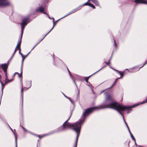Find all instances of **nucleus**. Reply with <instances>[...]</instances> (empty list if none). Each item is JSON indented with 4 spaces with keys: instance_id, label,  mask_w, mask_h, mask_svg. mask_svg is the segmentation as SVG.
<instances>
[{
    "instance_id": "obj_18",
    "label": "nucleus",
    "mask_w": 147,
    "mask_h": 147,
    "mask_svg": "<svg viewBox=\"0 0 147 147\" xmlns=\"http://www.w3.org/2000/svg\"><path fill=\"white\" fill-rule=\"evenodd\" d=\"M20 53L21 54V55H22V61H24V59H25V58H26V57H24L22 53Z\"/></svg>"
},
{
    "instance_id": "obj_20",
    "label": "nucleus",
    "mask_w": 147,
    "mask_h": 147,
    "mask_svg": "<svg viewBox=\"0 0 147 147\" xmlns=\"http://www.w3.org/2000/svg\"><path fill=\"white\" fill-rule=\"evenodd\" d=\"M21 43V41L20 40H18L17 45H20Z\"/></svg>"
},
{
    "instance_id": "obj_21",
    "label": "nucleus",
    "mask_w": 147,
    "mask_h": 147,
    "mask_svg": "<svg viewBox=\"0 0 147 147\" xmlns=\"http://www.w3.org/2000/svg\"><path fill=\"white\" fill-rule=\"evenodd\" d=\"M0 83H1V84L2 86V89H3V83L2 82L1 80H0Z\"/></svg>"
},
{
    "instance_id": "obj_9",
    "label": "nucleus",
    "mask_w": 147,
    "mask_h": 147,
    "mask_svg": "<svg viewBox=\"0 0 147 147\" xmlns=\"http://www.w3.org/2000/svg\"><path fill=\"white\" fill-rule=\"evenodd\" d=\"M39 11L40 12H42L44 14H46L45 12L44 11V8L42 7H40L36 10V11Z\"/></svg>"
},
{
    "instance_id": "obj_32",
    "label": "nucleus",
    "mask_w": 147,
    "mask_h": 147,
    "mask_svg": "<svg viewBox=\"0 0 147 147\" xmlns=\"http://www.w3.org/2000/svg\"><path fill=\"white\" fill-rule=\"evenodd\" d=\"M1 76L0 75V79H1Z\"/></svg>"
},
{
    "instance_id": "obj_25",
    "label": "nucleus",
    "mask_w": 147,
    "mask_h": 147,
    "mask_svg": "<svg viewBox=\"0 0 147 147\" xmlns=\"http://www.w3.org/2000/svg\"><path fill=\"white\" fill-rule=\"evenodd\" d=\"M119 73L120 74V75L121 76H123V73L119 72Z\"/></svg>"
},
{
    "instance_id": "obj_27",
    "label": "nucleus",
    "mask_w": 147,
    "mask_h": 147,
    "mask_svg": "<svg viewBox=\"0 0 147 147\" xmlns=\"http://www.w3.org/2000/svg\"><path fill=\"white\" fill-rule=\"evenodd\" d=\"M147 63V60L146 61L145 65Z\"/></svg>"
},
{
    "instance_id": "obj_2",
    "label": "nucleus",
    "mask_w": 147,
    "mask_h": 147,
    "mask_svg": "<svg viewBox=\"0 0 147 147\" xmlns=\"http://www.w3.org/2000/svg\"><path fill=\"white\" fill-rule=\"evenodd\" d=\"M83 122V121L82 120H80V121L77 122L76 124H75L76 127L73 128V130L76 131L77 133V137L75 143V147H77L78 138L79 136L81 128V125Z\"/></svg>"
},
{
    "instance_id": "obj_34",
    "label": "nucleus",
    "mask_w": 147,
    "mask_h": 147,
    "mask_svg": "<svg viewBox=\"0 0 147 147\" xmlns=\"http://www.w3.org/2000/svg\"><path fill=\"white\" fill-rule=\"evenodd\" d=\"M74 147H75V144L74 145Z\"/></svg>"
},
{
    "instance_id": "obj_3",
    "label": "nucleus",
    "mask_w": 147,
    "mask_h": 147,
    "mask_svg": "<svg viewBox=\"0 0 147 147\" xmlns=\"http://www.w3.org/2000/svg\"><path fill=\"white\" fill-rule=\"evenodd\" d=\"M68 120L66 121L62 125V130H64L67 129L68 128H71L73 129L74 127H76L75 124H75H71L67 121Z\"/></svg>"
},
{
    "instance_id": "obj_5",
    "label": "nucleus",
    "mask_w": 147,
    "mask_h": 147,
    "mask_svg": "<svg viewBox=\"0 0 147 147\" xmlns=\"http://www.w3.org/2000/svg\"><path fill=\"white\" fill-rule=\"evenodd\" d=\"M9 5V3L6 0H0V6L5 7Z\"/></svg>"
},
{
    "instance_id": "obj_31",
    "label": "nucleus",
    "mask_w": 147,
    "mask_h": 147,
    "mask_svg": "<svg viewBox=\"0 0 147 147\" xmlns=\"http://www.w3.org/2000/svg\"><path fill=\"white\" fill-rule=\"evenodd\" d=\"M114 42H115V45H116V43H115V41H114Z\"/></svg>"
},
{
    "instance_id": "obj_6",
    "label": "nucleus",
    "mask_w": 147,
    "mask_h": 147,
    "mask_svg": "<svg viewBox=\"0 0 147 147\" xmlns=\"http://www.w3.org/2000/svg\"><path fill=\"white\" fill-rule=\"evenodd\" d=\"M135 2L137 3H143L147 4V1L145 0H134Z\"/></svg>"
},
{
    "instance_id": "obj_22",
    "label": "nucleus",
    "mask_w": 147,
    "mask_h": 147,
    "mask_svg": "<svg viewBox=\"0 0 147 147\" xmlns=\"http://www.w3.org/2000/svg\"><path fill=\"white\" fill-rule=\"evenodd\" d=\"M130 134H131V137L133 139H134V136H133V135L131 133V132H130Z\"/></svg>"
},
{
    "instance_id": "obj_13",
    "label": "nucleus",
    "mask_w": 147,
    "mask_h": 147,
    "mask_svg": "<svg viewBox=\"0 0 147 147\" xmlns=\"http://www.w3.org/2000/svg\"><path fill=\"white\" fill-rule=\"evenodd\" d=\"M20 47V45H17L16 47V49H18L19 50L20 53V51H21Z\"/></svg>"
},
{
    "instance_id": "obj_14",
    "label": "nucleus",
    "mask_w": 147,
    "mask_h": 147,
    "mask_svg": "<svg viewBox=\"0 0 147 147\" xmlns=\"http://www.w3.org/2000/svg\"><path fill=\"white\" fill-rule=\"evenodd\" d=\"M89 5V6L92 7L93 9L95 8V6L92 3H90Z\"/></svg>"
},
{
    "instance_id": "obj_8",
    "label": "nucleus",
    "mask_w": 147,
    "mask_h": 147,
    "mask_svg": "<svg viewBox=\"0 0 147 147\" xmlns=\"http://www.w3.org/2000/svg\"><path fill=\"white\" fill-rule=\"evenodd\" d=\"M28 20V18L24 19L21 24H22V25H25L27 23Z\"/></svg>"
},
{
    "instance_id": "obj_10",
    "label": "nucleus",
    "mask_w": 147,
    "mask_h": 147,
    "mask_svg": "<svg viewBox=\"0 0 147 147\" xmlns=\"http://www.w3.org/2000/svg\"><path fill=\"white\" fill-rule=\"evenodd\" d=\"M112 98V97L111 96L109 95H107L105 100V102H107L109 100H111Z\"/></svg>"
},
{
    "instance_id": "obj_23",
    "label": "nucleus",
    "mask_w": 147,
    "mask_h": 147,
    "mask_svg": "<svg viewBox=\"0 0 147 147\" xmlns=\"http://www.w3.org/2000/svg\"><path fill=\"white\" fill-rule=\"evenodd\" d=\"M38 44V43L37 44H36L35 46L33 47V48H32V50H33L35 47L37 45V44Z\"/></svg>"
},
{
    "instance_id": "obj_7",
    "label": "nucleus",
    "mask_w": 147,
    "mask_h": 147,
    "mask_svg": "<svg viewBox=\"0 0 147 147\" xmlns=\"http://www.w3.org/2000/svg\"><path fill=\"white\" fill-rule=\"evenodd\" d=\"M7 66L8 65L6 64H2L1 65L2 68L5 72L6 71Z\"/></svg>"
},
{
    "instance_id": "obj_17",
    "label": "nucleus",
    "mask_w": 147,
    "mask_h": 147,
    "mask_svg": "<svg viewBox=\"0 0 147 147\" xmlns=\"http://www.w3.org/2000/svg\"><path fill=\"white\" fill-rule=\"evenodd\" d=\"M119 78H118L117 79H116L115 81L114 82V83L112 85V86H111V88H112L114 85L115 84V83H116V82L117 81L118 79Z\"/></svg>"
},
{
    "instance_id": "obj_16",
    "label": "nucleus",
    "mask_w": 147,
    "mask_h": 147,
    "mask_svg": "<svg viewBox=\"0 0 147 147\" xmlns=\"http://www.w3.org/2000/svg\"><path fill=\"white\" fill-rule=\"evenodd\" d=\"M89 0H88V1L86 2V3H84V4L83 5H88L89 6V3L90 2H89L88 1Z\"/></svg>"
},
{
    "instance_id": "obj_33",
    "label": "nucleus",
    "mask_w": 147,
    "mask_h": 147,
    "mask_svg": "<svg viewBox=\"0 0 147 147\" xmlns=\"http://www.w3.org/2000/svg\"><path fill=\"white\" fill-rule=\"evenodd\" d=\"M68 71H69V73H70V71L69 70H68Z\"/></svg>"
},
{
    "instance_id": "obj_28",
    "label": "nucleus",
    "mask_w": 147,
    "mask_h": 147,
    "mask_svg": "<svg viewBox=\"0 0 147 147\" xmlns=\"http://www.w3.org/2000/svg\"><path fill=\"white\" fill-rule=\"evenodd\" d=\"M86 82H87L88 80V79L87 78V79H86Z\"/></svg>"
},
{
    "instance_id": "obj_19",
    "label": "nucleus",
    "mask_w": 147,
    "mask_h": 147,
    "mask_svg": "<svg viewBox=\"0 0 147 147\" xmlns=\"http://www.w3.org/2000/svg\"><path fill=\"white\" fill-rule=\"evenodd\" d=\"M16 144V147H17V138L16 137L15 139Z\"/></svg>"
},
{
    "instance_id": "obj_4",
    "label": "nucleus",
    "mask_w": 147,
    "mask_h": 147,
    "mask_svg": "<svg viewBox=\"0 0 147 147\" xmlns=\"http://www.w3.org/2000/svg\"><path fill=\"white\" fill-rule=\"evenodd\" d=\"M96 109H98L97 107H92L87 109L83 114V116L85 117L91 113L92 111Z\"/></svg>"
},
{
    "instance_id": "obj_1",
    "label": "nucleus",
    "mask_w": 147,
    "mask_h": 147,
    "mask_svg": "<svg viewBox=\"0 0 147 147\" xmlns=\"http://www.w3.org/2000/svg\"><path fill=\"white\" fill-rule=\"evenodd\" d=\"M105 106H108L105 108H111L116 110L121 115V111H122L126 109H128L129 107L128 106H123L120 104H117L116 102H112L109 105L107 104Z\"/></svg>"
},
{
    "instance_id": "obj_15",
    "label": "nucleus",
    "mask_w": 147,
    "mask_h": 147,
    "mask_svg": "<svg viewBox=\"0 0 147 147\" xmlns=\"http://www.w3.org/2000/svg\"><path fill=\"white\" fill-rule=\"evenodd\" d=\"M21 26H22V34L23 31V30L24 28V26L25 25H22V24H21Z\"/></svg>"
},
{
    "instance_id": "obj_12",
    "label": "nucleus",
    "mask_w": 147,
    "mask_h": 147,
    "mask_svg": "<svg viewBox=\"0 0 147 147\" xmlns=\"http://www.w3.org/2000/svg\"><path fill=\"white\" fill-rule=\"evenodd\" d=\"M77 9H75L74 10H72V11H71L70 13H68V14L66 15V16H68V15H69L72 13H75V12H76L77 11Z\"/></svg>"
},
{
    "instance_id": "obj_29",
    "label": "nucleus",
    "mask_w": 147,
    "mask_h": 147,
    "mask_svg": "<svg viewBox=\"0 0 147 147\" xmlns=\"http://www.w3.org/2000/svg\"><path fill=\"white\" fill-rule=\"evenodd\" d=\"M22 128L23 129L25 130V131H26V130L23 127H22Z\"/></svg>"
},
{
    "instance_id": "obj_30",
    "label": "nucleus",
    "mask_w": 147,
    "mask_h": 147,
    "mask_svg": "<svg viewBox=\"0 0 147 147\" xmlns=\"http://www.w3.org/2000/svg\"><path fill=\"white\" fill-rule=\"evenodd\" d=\"M23 89L22 88V89H21V92H22V91H23Z\"/></svg>"
},
{
    "instance_id": "obj_24",
    "label": "nucleus",
    "mask_w": 147,
    "mask_h": 147,
    "mask_svg": "<svg viewBox=\"0 0 147 147\" xmlns=\"http://www.w3.org/2000/svg\"><path fill=\"white\" fill-rule=\"evenodd\" d=\"M11 80H10L9 81V82H6L5 83V84H7V83H8V82H11Z\"/></svg>"
},
{
    "instance_id": "obj_11",
    "label": "nucleus",
    "mask_w": 147,
    "mask_h": 147,
    "mask_svg": "<svg viewBox=\"0 0 147 147\" xmlns=\"http://www.w3.org/2000/svg\"><path fill=\"white\" fill-rule=\"evenodd\" d=\"M92 2L97 6H99V2L97 0H91Z\"/></svg>"
},
{
    "instance_id": "obj_26",
    "label": "nucleus",
    "mask_w": 147,
    "mask_h": 147,
    "mask_svg": "<svg viewBox=\"0 0 147 147\" xmlns=\"http://www.w3.org/2000/svg\"><path fill=\"white\" fill-rule=\"evenodd\" d=\"M17 49H16V48L15 51H14V52L15 53L16 51H17Z\"/></svg>"
}]
</instances>
